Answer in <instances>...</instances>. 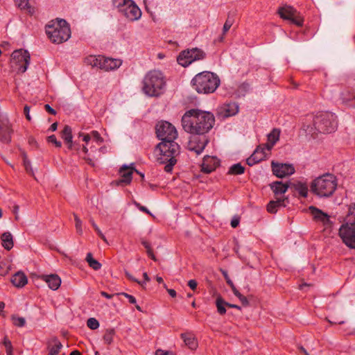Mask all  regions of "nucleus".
<instances>
[{
	"label": "nucleus",
	"mask_w": 355,
	"mask_h": 355,
	"mask_svg": "<svg viewBox=\"0 0 355 355\" xmlns=\"http://www.w3.org/2000/svg\"><path fill=\"white\" fill-rule=\"evenodd\" d=\"M215 123L214 115L199 109L187 110L182 117L183 129L192 135H203L209 132Z\"/></svg>",
	"instance_id": "f257e3e1"
},
{
	"label": "nucleus",
	"mask_w": 355,
	"mask_h": 355,
	"mask_svg": "<svg viewBox=\"0 0 355 355\" xmlns=\"http://www.w3.org/2000/svg\"><path fill=\"white\" fill-rule=\"evenodd\" d=\"M337 127V116L331 112H318L307 114L303 122L304 130L312 137H315L318 133L333 132Z\"/></svg>",
	"instance_id": "f03ea898"
},
{
	"label": "nucleus",
	"mask_w": 355,
	"mask_h": 355,
	"mask_svg": "<svg viewBox=\"0 0 355 355\" xmlns=\"http://www.w3.org/2000/svg\"><path fill=\"white\" fill-rule=\"evenodd\" d=\"M338 187V179L332 173H327L315 178L311 183V191L320 198L331 197Z\"/></svg>",
	"instance_id": "7ed1b4c3"
},
{
	"label": "nucleus",
	"mask_w": 355,
	"mask_h": 355,
	"mask_svg": "<svg viewBox=\"0 0 355 355\" xmlns=\"http://www.w3.org/2000/svg\"><path fill=\"white\" fill-rule=\"evenodd\" d=\"M156 148L159 152L157 160L160 164H166V172L171 173L177 162L176 157L180 154V146L175 141H162Z\"/></svg>",
	"instance_id": "20e7f679"
},
{
	"label": "nucleus",
	"mask_w": 355,
	"mask_h": 355,
	"mask_svg": "<svg viewBox=\"0 0 355 355\" xmlns=\"http://www.w3.org/2000/svg\"><path fill=\"white\" fill-rule=\"evenodd\" d=\"M166 80L159 70L148 71L143 80V92L149 96H159L165 91Z\"/></svg>",
	"instance_id": "39448f33"
},
{
	"label": "nucleus",
	"mask_w": 355,
	"mask_h": 355,
	"mask_svg": "<svg viewBox=\"0 0 355 355\" xmlns=\"http://www.w3.org/2000/svg\"><path fill=\"white\" fill-rule=\"evenodd\" d=\"M218 76L210 71H202L194 76L191 80L192 87L200 94H210L220 85Z\"/></svg>",
	"instance_id": "423d86ee"
},
{
	"label": "nucleus",
	"mask_w": 355,
	"mask_h": 355,
	"mask_svg": "<svg viewBox=\"0 0 355 355\" xmlns=\"http://www.w3.org/2000/svg\"><path fill=\"white\" fill-rule=\"evenodd\" d=\"M45 30L48 37L55 44L63 43L71 37L70 26L64 19L50 21Z\"/></svg>",
	"instance_id": "0eeeda50"
},
{
	"label": "nucleus",
	"mask_w": 355,
	"mask_h": 355,
	"mask_svg": "<svg viewBox=\"0 0 355 355\" xmlns=\"http://www.w3.org/2000/svg\"><path fill=\"white\" fill-rule=\"evenodd\" d=\"M112 6L128 21H138L141 17L142 12L133 0H112Z\"/></svg>",
	"instance_id": "6e6552de"
},
{
	"label": "nucleus",
	"mask_w": 355,
	"mask_h": 355,
	"mask_svg": "<svg viewBox=\"0 0 355 355\" xmlns=\"http://www.w3.org/2000/svg\"><path fill=\"white\" fill-rule=\"evenodd\" d=\"M157 137L162 141H175L178 137V132L174 125L171 123L162 121L157 123L156 125Z\"/></svg>",
	"instance_id": "1a4fd4ad"
},
{
	"label": "nucleus",
	"mask_w": 355,
	"mask_h": 355,
	"mask_svg": "<svg viewBox=\"0 0 355 355\" xmlns=\"http://www.w3.org/2000/svg\"><path fill=\"white\" fill-rule=\"evenodd\" d=\"M280 17L288 20L290 23L301 27L304 24V18L301 14L293 7L285 5L279 7L277 10Z\"/></svg>",
	"instance_id": "9d476101"
},
{
	"label": "nucleus",
	"mask_w": 355,
	"mask_h": 355,
	"mask_svg": "<svg viewBox=\"0 0 355 355\" xmlns=\"http://www.w3.org/2000/svg\"><path fill=\"white\" fill-rule=\"evenodd\" d=\"M205 53L202 50L195 48L182 51L178 55V62L182 67H187L196 60L204 59Z\"/></svg>",
	"instance_id": "9b49d317"
},
{
	"label": "nucleus",
	"mask_w": 355,
	"mask_h": 355,
	"mask_svg": "<svg viewBox=\"0 0 355 355\" xmlns=\"http://www.w3.org/2000/svg\"><path fill=\"white\" fill-rule=\"evenodd\" d=\"M339 236L349 248L355 249V225L345 223L339 228Z\"/></svg>",
	"instance_id": "f8f14e48"
},
{
	"label": "nucleus",
	"mask_w": 355,
	"mask_h": 355,
	"mask_svg": "<svg viewBox=\"0 0 355 355\" xmlns=\"http://www.w3.org/2000/svg\"><path fill=\"white\" fill-rule=\"evenodd\" d=\"M134 171L140 175L142 178H144V173L135 168L134 164H131L130 166L123 165L120 168L119 171L121 176L120 179L112 181V184L122 187L130 184L132 180V173Z\"/></svg>",
	"instance_id": "ddd939ff"
},
{
	"label": "nucleus",
	"mask_w": 355,
	"mask_h": 355,
	"mask_svg": "<svg viewBox=\"0 0 355 355\" xmlns=\"http://www.w3.org/2000/svg\"><path fill=\"white\" fill-rule=\"evenodd\" d=\"M12 60L18 66V72L24 73L30 64L31 57L28 51L24 49L15 50L12 52Z\"/></svg>",
	"instance_id": "4468645a"
},
{
	"label": "nucleus",
	"mask_w": 355,
	"mask_h": 355,
	"mask_svg": "<svg viewBox=\"0 0 355 355\" xmlns=\"http://www.w3.org/2000/svg\"><path fill=\"white\" fill-rule=\"evenodd\" d=\"M85 62L93 67H96L105 71L111 69V58H105L103 55H89L85 59Z\"/></svg>",
	"instance_id": "2eb2a0df"
},
{
	"label": "nucleus",
	"mask_w": 355,
	"mask_h": 355,
	"mask_svg": "<svg viewBox=\"0 0 355 355\" xmlns=\"http://www.w3.org/2000/svg\"><path fill=\"white\" fill-rule=\"evenodd\" d=\"M271 166L273 174L278 178H284L295 173V168L292 164L272 162Z\"/></svg>",
	"instance_id": "dca6fc26"
},
{
	"label": "nucleus",
	"mask_w": 355,
	"mask_h": 355,
	"mask_svg": "<svg viewBox=\"0 0 355 355\" xmlns=\"http://www.w3.org/2000/svg\"><path fill=\"white\" fill-rule=\"evenodd\" d=\"M209 143V139L206 136L202 137H193L188 143V149L195 152L197 155L202 153L205 146Z\"/></svg>",
	"instance_id": "f3484780"
},
{
	"label": "nucleus",
	"mask_w": 355,
	"mask_h": 355,
	"mask_svg": "<svg viewBox=\"0 0 355 355\" xmlns=\"http://www.w3.org/2000/svg\"><path fill=\"white\" fill-rule=\"evenodd\" d=\"M12 125L7 118L0 120V141L3 144H9L11 141L12 134Z\"/></svg>",
	"instance_id": "a211bd4d"
},
{
	"label": "nucleus",
	"mask_w": 355,
	"mask_h": 355,
	"mask_svg": "<svg viewBox=\"0 0 355 355\" xmlns=\"http://www.w3.org/2000/svg\"><path fill=\"white\" fill-rule=\"evenodd\" d=\"M61 137L64 140V143L67 145V148L69 150H79V145L76 142H73L72 130L69 125H64L63 130L61 131Z\"/></svg>",
	"instance_id": "6ab92c4d"
},
{
	"label": "nucleus",
	"mask_w": 355,
	"mask_h": 355,
	"mask_svg": "<svg viewBox=\"0 0 355 355\" xmlns=\"http://www.w3.org/2000/svg\"><path fill=\"white\" fill-rule=\"evenodd\" d=\"M220 165V160L215 156L206 155L203 158L201 171L205 173H210Z\"/></svg>",
	"instance_id": "aec40b11"
},
{
	"label": "nucleus",
	"mask_w": 355,
	"mask_h": 355,
	"mask_svg": "<svg viewBox=\"0 0 355 355\" xmlns=\"http://www.w3.org/2000/svg\"><path fill=\"white\" fill-rule=\"evenodd\" d=\"M309 210L315 220L321 222L324 225L330 224L329 216L327 214L313 206H311Z\"/></svg>",
	"instance_id": "412c9836"
},
{
	"label": "nucleus",
	"mask_w": 355,
	"mask_h": 355,
	"mask_svg": "<svg viewBox=\"0 0 355 355\" xmlns=\"http://www.w3.org/2000/svg\"><path fill=\"white\" fill-rule=\"evenodd\" d=\"M280 136V130L277 128H274L268 135H267V142L263 145V146L266 148L267 152H270L275 144L279 141Z\"/></svg>",
	"instance_id": "4be33fe9"
},
{
	"label": "nucleus",
	"mask_w": 355,
	"mask_h": 355,
	"mask_svg": "<svg viewBox=\"0 0 355 355\" xmlns=\"http://www.w3.org/2000/svg\"><path fill=\"white\" fill-rule=\"evenodd\" d=\"M287 198L276 197V200H271L267 205V211L270 214H275L280 207H286Z\"/></svg>",
	"instance_id": "5701e85b"
},
{
	"label": "nucleus",
	"mask_w": 355,
	"mask_h": 355,
	"mask_svg": "<svg viewBox=\"0 0 355 355\" xmlns=\"http://www.w3.org/2000/svg\"><path fill=\"white\" fill-rule=\"evenodd\" d=\"M42 279L45 281L49 287L53 291L58 289L60 286L61 279L58 275H43Z\"/></svg>",
	"instance_id": "b1692460"
},
{
	"label": "nucleus",
	"mask_w": 355,
	"mask_h": 355,
	"mask_svg": "<svg viewBox=\"0 0 355 355\" xmlns=\"http://www.w3.org/2000/svg\"><path fill=\"white\" fill-rule=\"evenodd\" d=\"M340 98L344 104L355 107V89L343 92L340 94Z\"/></svg>",
	"instance_id": "393cba45"
},
{
	"label": "nucleus",
	"mask_w": 355,
	"mask_h": 355,
	"mask_svg": "<svg viewBox=\"0 0 355 355\" xmlns=\"http://www.w3.org/2000/svg\"><path fill=\"white\" fill-rule=\"evenodd\" d=\"M12 284L17 288H22L28 283L26 275L22 272H17L11 277Z\"/></svg>",
	"instance_id": "a878e982"
},
{
	"label": "nucleus",
	"mask_w": 355,
	"mask_h": 355,
	"mask_svg": "<svg viewBox=\"0 0 355 355\" xmlns=\"http://www.w3.org/2000/svg\"><path fill=\"white\" fill-rule=\"evenodd\" d=\"M224 116L230 117L235 115L239 112V105L234 102L226 103L222 107Z\"/></svg>",
	"instance_id": "bb28decb"
},
{
	"label": "nucleus",
	"mask_w": 355,
	"mask_h": 355,
	"mask_svg": "<svg viewBox=\"0 0 355 355\" xmlns=\"http://www.w3.org/2000/svg\"><path fill=\"white\" fill-rule=\"evenodd\" d=\"M181 338L184 344L191 349H196L198 344L194 336L191 333H184L181 334Z\"/></svg>",
	"instance_id": "cd10ccee"
},
{
	"label": "nucleus",
	"mask_w": 355,
	"mask_h": 355,
	"mask_svg": "<svg viewBox=\"0 0 355 355\" xmlns=\"http://www.w3.org/2000/svg\"><path fill=\"white\" fill-rule=\"evenodd\" d=\"M270 187L275 195L278 196L284 194L288 188V185L282 182H275L270 185Z\"/></svg>",
	"instance_id": "c85d7f7f"
},
{
	"label": "nucleus",
	"mask_w": 355,
	"mask_h": 355,
	"mask_svg": "<svg viewBox=\"0 0 355 355\" xmlns=\"http://www.w3.org/2000/svg\"><path fill=\"white\" fill-rule=\"evenodd\" d=\"M295 191L298 193L300 197L306 198L308 196V185L305 182H297L293 185Z\"/></svg>",
	"instance_id": "c756f323"
},
{
	"label": "nucleus",
	"mask_w": 355,
	"mask_h": 355,
	"mask_svg": "<svg viewBox=\"0 0 355 355\" xmlns=\"http://www.w3.org/2000/svg\"><path fill=\"white\" fill-rule=\"evenodd\" d=\"M270 152H267L266 148L263 146V144L259 145L257 147L252 155L257 160V162H260L263 160L268 155Z\"/></svg>",
	"instance_id": "7c9ffc66"
},
{
	"label": "nucleus",
	"mask_w": 355,
	"mask_h": 355,
	"mask_svg": "<svg viewBox=\"0 0 355 355\" xmlns=\"http://www.w3.org/2000/svg\"><path fill=\"white\" fill-rule=\"evenodd\" d=\"M1 239L2 241V245L6 250H10L13 248L14 243L12 236L9 232L2 234Z\"/></svg>",
	"instance_id": "2f4dec72"
},
{
	"label": "nucleus",
	"mask_w": 355,
	"mask_h": 355,
	"mask_svg": "<svg viewBox=\"0 0 355 355\" xmlns=\"http://www.w3.org/2000/svg\"><path fill=\"white\" fill-rule=\"evenodd\" d=\"M52 343H53V345H49L48 346V355H58L61 349L62 348V344L56 337L52 339Z\"/></svg>",
	"instance_id": "473e14b6"
},
{
	"label": "nucleus",
	"mask_w": 355,
	"mask_h": 355,
	"mask_svg": "<svg viewBox=\"0 0 355 355\" xmlns=\"http://www.w3.org/2000/svg\"><path fill=\"white\" fill-rule=\"evenodd\" d=\"M227 284L231 286L233 293L236 296L243 305L248 304V300L246 297L243 295L234 286L233 283L230 280L227 281Z\"/></svg>",
	"instance_id": "72a5a7b5"
},
{
	"label": "nucleus",
	"mask_w": 355,
	"mask_h": 355,
	"mask_svg": "<svg viewBox=\"0 0 355 355\" xmlns=\"http://www.w3.org/2000/svg\"><path fill=\"white\" fill-rule=\"evenodd\" d=\"M86 261L89 266L94 270H97L101 268V264L96 259L93 258L92 254L89 252L87 254Z\"/></svg>",
	"instance_id": "f704fd0d"
},
{
	"label": "nucleus",
	"mask_w": 355,
	"mask_h": 355,
	"mask_svg": "<svg viewBox=\"0 0 355 355\" xmlns=\"http://www.w3.org/2000/svg\"><path fill=\"white\" fill-rule=\"evenodd\" d=\"M216 305L217 311L220 315H224L226 313L227 302L220 296L217 297Z\"/></svg>",
	"instance_id": "c9c22d12"
},
{
	"label": "nucleus",
	"mask_w": 355,
	"mask_h": 355,
	"mask_svg": "<svg viewBox=\"0 0 355 355\" xmlns=\"http://www.w3.org/2000/svg\"><path fill=\"white\" fill-rule=\"evenodd\" d=\"M245 172V168L239 163L233 164L229 169L228 173L241 175Z\"/></svg>",
	"instance_id": "e433bc0d"
},
{
	"label": "nucleus",
	"mask_w": 355,
	"mask_h": 355,
	"mask_svg": "<svg viewBox=\"0 0 355 355\" xmlns=\"http://www.w3.org/2000/svg\"><path fill=\"white\" fill-rule=\"evenodd\" d=\"M346 219V223L355 225V204L350 205Z\"/></svg>",
	"instance_id": "4c0bfd02"
},
{
	"label": "nucleus",
	"mask_w": 355,
	"mask_h": 355,
	"mask_svg": "<svg viewBox=\"0 0 355 355\" xmlns=\"http://www.w3.org/2000/svg\"><path fill=\"white\" fill-rule=\"evenodd\" d=\"M234 16H231L230 14H229L223 28V35H225L230 29L234 24Z\"/></svg>",
	"instance_id": "58836bf2"
},
{
	"label": "nucleus",
	"mask_w": 355,
	"mask_h": 355,
	"mask_svg": "<svg viewBox=\"0 0 355 355\" xmlns=\"http://www.w3.org/2000/svg\"><path fill=\"white\" fill-rule=\"evenodd\" d=\"M141 244L146 248L148 256L153 260L156 261L155 256L153 254L150 243L146 240H143L141 241Z\"/></svg>",
	"instance_id": "ea45409f"
},
{
	"label": "nucleus",
	"mask_w": 355,
	"mask_h": 355,
	"mask_svg": "<svg viewBox=\"0 0 355 355\" xmlns=\"http://www.w3.org/2000/svg\"><path fill=\"white\" fill-rule=\"evenodd\" d=\"M111 344V329H106L105 334L103 337V343L101 346L110 347Z\"/></svg>",
	"instance_id": "a19ab883"
},
{
	"label": "nucleus",
	"mask_w": 355,
	"mask_h": 355,
	"mask_svg": "<svg viewBox=\"0 0 355 355\" xmlns=\"http://www.w3.org/2000/svg\"><path fill=\"white\" fill-rule=\"evenodd\" d=\"M12 320L13 324L16 327H22L26 324V320L22 317L12 315Z\"/></svg>",
	"instance_id": "79ce46f5"
},
{
	"label": "nucleus",
	"mask_w": 355,
	"mask_h": 355,
	"mask_svg": "<svg viewBox=\"0 0 355 355\" xmlns=\"http://www.w3.org/2000/svg\"><path fill=\"white\" fill-rule=\"evenodd\" d=\"M87 325L89 329L94 330L99 327V322L96 318H90L87 321Z\"/></svg>",
	"instance_id": "37998d69"
},
{
	"label": "nucleus",
	"mask_w": 355,
	"mask_h": 355,
	"mask_svg": "<svg viewBox=\"0 0 355 355\" xmlns=\"http://www.w3.org/2000/svg\"><path fill=\"white\" fill-rule=\"evenodd\" d=\"M3 345L6 347V354L12 353L13 347L10 340L8 338L7 336H5L3 340Z\"/></svg>",
	"instance_id": "c03bdc74"
},
{
	"label": "nucleus",
	"mask_w": 355,
	"mask_h": 355,
	"mask_svg": "<svg viewBox=\"0 0 355 355\" xmlns=\"http://www.w3.org/2000/svg\"><path fill=\"white\" fill-rule=\"evenodd\" d=\"M95 355H110V347L100 346L94 352Z\"/></svg>",
	"instance_id": "a18cd8bd"
},
{
	"label": "nucleus",
	"mask_w": 355,
	"mask_h": 355,
	"mask_svg": "<svg viewBox=\"0 0 355 355\" xmlns=\"http://www.w3.org/2000/svg\"><path fill=\"white\" fill-rule=\"evenodd\" d=\"M73 216H74V220H75V223H76L75 225H76V231L79 234H81L83 232L82 221L76 214H73Z\"/></svg>",
	"instance_id": "49530a36"
},
{
	"label": "nucleus",
	"mask_w": 355,
	"mask_h": 355,
	"mask_svg": "<svg viewBox=\"0 0 355 355\" xmlns=\"http://www.w3.org/2000/svg\"><path fill=\"white\" fill-rule=\"evenodd\" d=\"M46 140L49 143L53 144L57 148H60L62 146V143L57 140L56 137L54 135L49 136Z\"/></svg>",
	"instance_id": "de8ad7c7"
},
{
	"label": "nucleus",
	"mask_w": 355,
	"mask_h": 355,
	"mask_svg": "<svg viewBox=\"0 0 355 355\" xmlns=\"http://www.w3.org/2000/svg\"><path fill=\"white\" fill-rule=\"evenodd\" d=\"M8 270L9 267L7 266V264L3 261H0V275H6L8 272Z\"/></svg>",
	"instance_id": "09e8293b"
},
{
	"label": "nucleus",
	"mask_w": 355,
	"mask_h": 355,
	"mask_svg": "<svg viewBox=\"0 0 355 355\" xmlns=\"http://www.w3.org/2000/svg\"><path fill=\"white\" fill-rule=\"evenodd\" d=\"M24 166L27 173H33L31 162L26 158V157H24Z\"/></svg>",
	"instance_id": "8fccbe9b"
},
{
	"label": "nucleus",
	"mask_w": 355,
	"mask_h": 355,
	"mask_svg": "<svg viewBox=\"0 0 355 355\" xmlns=\"http://www.w3.org/2000/svg\"><path fill=\"white\" fill-rule=\"evenodd\" d=\"M91 137L98 144L103 141V139L97 131H92Z\"/></svg>",
	"instance_id": "3c124183"
},
{
	"label": "nucleus",
	"mask_w": 355,
	"mask_h": 355,
	"mask_svg": "<svg viewBox=\"0 0 355 355\" xmlns=\"http://www.w3.org/2000/svg\"><path fill=\"white\" fill-rule=\"evenodd\" d=\"M123 63L122 60L112 58V70L119 68Z\"/></svg>",
	"instance_id": "603ef678"
},
{
	"label": "nucleus",
	"mask_w": 355,
	"mask_h": 355,
	"mask_svg": "<svg viewBox=\"0 0 355 355\" xmlns=\"http://www.w3.org/2000/svg\"><path fill=\"white\" fill-rule=\"evenodd\" d=\"M246 162L249 166H253L258 163L257 160L252 155L246 159Z\"/></svg>",
	"instance_id": "864d4df0"
},
{
	"label": "nucleus",
	"mask_w": 355,
	"mask_h": 355,
	"mask_svg": "<svg viewBox=\"0 0 355 355\" xmlns=\"http://www.w3.org/2000/svg\"><path fill=\"white\" fill-rule=\"evenodd\" d=\"M135 205H136V207L141 211L143 212H145L146 214H148L150 215H151V213L150 212V211L144 206H142L138 202H135Z\"/></svg>",
	"instance_id": "5fc2aeb1"
},
{
	"label": "nucleus",
	"mask_w": 355,
	"mask_h": 355,
	"mask_svg": "<svg viewBox=\"0 0 355 355\" xmlns=\"http://www.w3.org/2000/svg\"><path fill=\"white\" fill-rule=\"evenodd\" d=\"M44 109L50 114L56 115L57 114V112L53 108H52L49 104H46L44 105Z\"/></svg>",
	"instance_id": "6e6d98bb"
},
{
	"label": "nucleus",
	"mask_w": 355,
	"mask_h": 355,
	"mask_svg": "<svg viewBox=\"0 0 355 355\" xmlns=\"http://www.w3.org/2000/svg\"><path fill=\"white\" fill-rule=\"evenodd\" d=\"M188 286L191 290L195 291L197 288L198 284L195 279H190L188 282Z\"/></svg>",
	"instance_id": "4d7b16f0"
},
{
	"label": "nucleus",
	"mask_w": 355,
	"mask_h": 355,
	"mask_svg": "<svg viewBox=\"0 0 355 355\" xmlns=\"http://www.w3.org/2000/svg\"><path fill=\"white\" fill-rule=\"evenodd\" d=\"M29 112H30V107L28 105H26L24 107V113L26 118L28 121L31 120Z\"/></svg>",
	"instance_id": "13d9d810"
},
{
	"label": "nucleus",
	"mask_w": 355,
	"mask_h": 355,
	"mask_svg": "<svg viewBox=\"0 0 355 355\" xmlns=\"http://www.w3.org/2000/svg\"><path fill=\"white\" fill-rule=\"evenodd\" d=\"M240 220L239 217H234L231 220V226L233 228L236 227L239 224Z\"/></svg>",
	"instance_id": "bf43d9fd"
},
{
	"label": "nucleus",
	"mask_w": 355,
	"mask_h": 355,
	"mask_svg": "<svg viewBox=\"0 0 355 355\" xmlns=\"http://www.w3.org/2000/svg\"><path fill=\"white\" fill-rule=\"evenodd\" d=\"M80 137H83V141L87 144L88 142L91 140V135H89V134H83V133H80L79 135Z\"/></svg>",
	"instance_id": "052dcab7"
},
{
	"label": "nucleus",
	"mask_w": 355,
	"mask_h": 355,
	"mask_svg": "<svg viewBox=\"0 0 355 355\" xmlns=\"http://www.w3.org/2000/svg\"><path fill=\"white\" fill-rule=\"evenodd\" d=\"M124 295L128 299V302L130 304H135L136 303V299L134 296L124 293Z\"/></svg>",
	"instance_id": "680f3d73"
},
{
	"label": "nucleus",
	"mask_w": 355,
	"mask_h": 355,
	"mask_svg": "<svg viewBox=\"0 0 355 355\" xmlns=\"http://www.w3.org/2000/svg\"><path fill=\"white\" fill-rule=\"evenodd\" d=\"M57 128H58V123L55 122L51 125L50 128H49V130H50L51 132H54L57 130Z\"/></svg>",
	"instance_id": "e2e57ef3"
},
{
	"label": "nucleus",
	"mask_w": 355,
	"mask_h": 355,
	"mask_svg": "<svg viewBox=\"0 0 355 355\" xmlns=\"http://www.w3.org/2000/svg\"><path fill=\"white\" fill-rule=\"evenodd\" d=\"M83 158L86 160V162H87L88 164L91 165L92 166H94V164L92 161V159H90L89 157H87L86 156H84L83 157Z\"/></svg>",
	"instance_id": "0e129e2a"
},
{
	"label": "nucleus",
	"mask_w": 355,
	"mask_h": 355,
	"mask_svg": "<svg viewBox=\"0 0 355 355\" xmlns=\"http://www.w3.org/2000/svg\"><path fill=\"white\" fill-rule=\"evenodd\" d=\"M167 291L172 297H175L176 296V291L174 289H167Z\"/></svg>",
	"instance_id": "69168bd1"
},
{
	"label": "nucleus",
	"mask_w": 355,
	"mask_h": 355,
	"mask_svg": "<svg viewBox=\"0 0 355 355\" xmlns=\"http://www.w3.org/2000/svg\"><path fill=\"white\" fill-rule=\"evenodd\" d=\"M96 232V233L98 234V236L104 241H106V239H105V236L103 235V234L101 232V231L100 230L99 228H98L97 230H95Z\"/></svg>",
	"instance_id": "338daca9"
},
{
	"label": "nucleus",
	"mask_w": 355,
	"mask_h": 355,
	"mask_svg": "<svg viewBox=\"0 0 355 355\" xmlns=\"http://www.w3.org/2000/svg\"><path fill=\"white\" fill-rule=\"evenodd\" d=\"M155 355H168L167 352H164L162 350H157L156 352Z\"/></svg>",
	"instance_id": "774afa93"
}]
</instances>
